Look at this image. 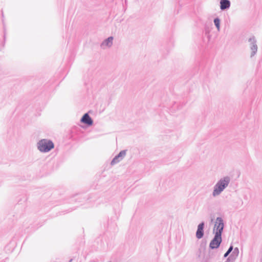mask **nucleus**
I'll list each match as a JSON object with an SVG mask.
<instances>
[{
  "label": "nucleus",
  "mask_w": 262,
  "mask_h": 262,
  "mask_svg": "<svg viewBox=\"0 0 262 262\" xmlns=\"http://www.w3.org/2000/svg\"><path fill=\"white\" fill-rule=\"evenodd\" d=\"M224 228V223L221 217H217L215 222L213 233L214 234L222 235Z\"/></svg>",
  "instance_id": "nucleus-3"
},
{
  "label": "nucleus",
  "mask_w": 262,
  "mask_h": 262,
  "mask_svg": "<svg viewBox=\"0 0 262 262\" xmlns=\"http://www.w3.org/2000/svg\"><path fill=\"white\" fill-rule=\"evenodd\" d=\"M248 41L250 42V48L251 50L250 57H253L257 53V45L256 44V39L254 36H252L248 39Z\"/></svg>",
  "instance_id": "nucleus-6"
},
{
  "label": "nucleus",
  "mask_w": 262,
  "mask_h": 262,
  "mask_svg": "<svg viewBox=\"0 0 262 262\" xmlns=\"http://www.w3.org/2000/svg\"><path fill=\"white\" fill-rule=\"evenodd\" d=\"M126 154V150H122L120 151V152L113 159L111 162V164L112 165H114L119 162L125 156Z\"/></svg>",
  "instance_id": "nucleus-7"
},
{
  "label": "nucleus",
  "mask_w": 262,
  "mask_h": 262,
  "mask_svg": "<svg viewBox=\"0 0 262 262\" xmlns=\"http://www.w3.org/2000/svg\"><path fill=\"white\" fill-rule=\"evenodd\" d=\"M220 254L217 251L210 250L207 255L204 258V262H212L219 259Z\"/></svg>",
  "instance_id": "nucleus-5"
},
{
  "label": "nucleus",
  "mask_w": 262,
  "mask_h": 262,
  "mask_svg": "<svg viewBox=\"0 0 262 262\" xmlns=\"http://www.w3.org/2000/svg\"><path fill=\"white\" fill-rule=\"evenodd\" d=\"M80 122L88 126H90L93 124V120L88 113H85L80 119Z\"/></svg>",
  "instance_id": "nucleus-8"
},
{
  "label": "nucleus",
  "mask_w": 262,
  "mask_h": 262,
  "mask_svg": "<svg viewBox=\"0 0 262 262\" xmlns=\"http://www.w3.org/2000/svg\"><path fill=\"white\" fill-rule=\"evenodd\" d=\"M222 242V235L214 234L213 238L209 244V248L211 250H214L219 248Z\"/></svg>",
  "instance_id": "nucleus-4"
},
{
  "label": "nucleus",
  "mask_w": 262,
  "mask_h": 262,
  "mask_svg": "<svg viewBox=\"0 0 262 262\" xmlns=\"http://www.w3.org/2000/svg\"><path fill=\"white\" fill-rule=\"evenodd\" d=\"M4 40H5V38H6L5 34L4 35Z\"/></svg>",
  "instance_id": "nucleus-19"
},
{
  "label": "nucleus",
  "mask_w": 262,
  "mask_h": 262,
  "mask_svg": "<svg viewBox=\"0 0 262 262\" xmlns=\"http://www.w3.org/2000/svg\"><path fill=\"white\" fill-rule=\"evenodd\" d=\"M233 246L232 245H231L229 248H228V250L226 252V253L224 254V257H227L229 254L230 253L232 252V251L233 250Z\"/></svg>",
  "instance_id": "nucleus-14"
},
{
  "label": "nucleus",
  "mask_w": 262,
  "mask_h": 262,
  "mask_svg": "<svg viewBox=\"0 0 262 262\" xmlns=\"http://www.w3.org/2000/svg\"><path fill=\"white\" fill-rule=\"evenodd\" d=\"M2 17H4V14H3V11H2Z\"/></svg>",
  "instance_id": "nucleus-17"
},
{
  "label": "nucleus",
  "mask_w": 262,
  "mask_h": 262,
  "mask_svg": "<svg viewBox=\"0 0 262 262\" xmlns=\"http://www.w3.org/2000/svg\"><path fill=\"white\" fill-rule=\"evenodd\" d=\"M72 259H70V260H69V262H72Z\"/></svg>",
  "instance_id": "nucleus-18"
},
{
  "label": "nucleus",
  "mask_w": 262,
  "mask_h": 262,
  "mask_svg": "<svg viewBox=\"0 0 262 262\" xmlns=\"http://www.w3.org/2000/svg\"><path fill=\"white\" fill-rule=\"evenodd\" d=\"M230 182V178L228 176L221 179L214 186L212 195L216 196L220 195L222 192L228 186Z\"/></svg>",
  "instance_id": "nucleus-1"
},
{
  "label": "nucleus",
  "mask_w": 262,
  "mask_h": 262,
  "mask_svg": "<svg viewBox=\"0 0 262 262\" xmlns=\"http://www.w3.org/2000/svg\"><path fill=\"white\" fill-rule=\"evenodd\" d=\"M220 9L222 11H224L228 9L231 5V3L229 0H221L220 2Z\"/></svg>",
  "instance_id": "nucleus-10"
},
{
  "label": "nucleus",
  "mask_w": 262,
  "mask_h": 262,
  "mask_svg": "<svg viewBox=\"0 0 262 262\" xmlns=\"http://www.w3.org/2000/svg\"><path fill=\"white\" fill-rule=\"evenodd\" d=\"M236 259L235 256L230 255L225 262H234Z\"/></svg>",
  "instance_id": "nucleus-15"
},
{
  "label": "nucleus",
  "mask_w": 262,
  "mask_h": 262,
  "mask_svg": "<svg viewBox=\"0 0 262 262\" xmlns=\"http://www.w3.org/2000/svg\"><path fill=\"white\" fill-rule=\"evenodd\" d=\"M37 149L41 152H48L54 148V144L51 140L43 139L37 143Z\"/></svg>",
  "instance_id": "nucleus-2"
},
{
  "label": "nucleus",
  "mask_w": 262,
  "mask_h": 262,
  "mask_svg": "<svg viewBox=\"0 0 262 262\" xmlns=\"http://www.w3.org/2000/svg\"><path fill=\"white\" fill-rule=\"evenodd\" d=\"M113 37L110 36L106 39H104V40L101 43V46L102 47L103 46H107L108 47H111L113 45Z\"/></svg>",
  "instance_id": "nucleus-11"
},
{
  "label": "nucleus",
  "mask_w": 262,
  "mask_h": 262,
  "mask_svg": "<svg viewBox=\"0 0 262 262\" xmlns=\"http://www.w3.org/2000/svg\"><path fill=\"white\" fill-rule=\"evenodd\" d=\"M204 227L205 223L204 222H202L198 225L196 232V237L197 238L201 239L203 237L204 235Z\"/></svg>",
  "instance_id": "nucleus-9"
},
{
  "label": "nucleus",
  "mask_w": 262,
  "mask_h": 262,
  "mask_svg": "<svg viewBox=\"0 0 262 262\" xmlns=\"http://www.w3.org/2000/svg\"><path fill=\"white\" fill-rule=\"evenodd\" d=\"M206 242H202L200 244V248L197 252L196 255L198 257H200L202 253H204L206 250Z\"/></svg>",
  "instance_id": "nucleus-12"
},
{
  "label": "nucleus",
  "mask_w": 262,
  "mask_h": 262,
  "mask_svg": "<svg viewBox=\"0 0 262 262\" xmlns=\"http://www.w3.org/2000/svg\"><path fill=\"white\" fill-rule=\"evenodd\" d=\"M238 254H239V249L237 247H235L234 250H233V251L232 252V253L231 254V255H233V256H235V258H236V257L238 256Z\"/></svg>",
  "instance_id": "nucleus-16"
},
{
  "label": "nucleus",
  "mask_w": 262,
  "mask_h": 262,
  "mask_svg": "<svg viewBox=\"0 0 262 262\" xmlns=\"http://www.w3.org/2000/svg\"><path fill=\"white\" fill-rule=\"evenodd\" d=\"M213 22H214V25L216 27V28L217 29V30L220 31V23H221L220 19L218 17H216V18H215L214 19Z\"/></svg>",
  "instance_id": "nucleus-13"
}]
</instances>
